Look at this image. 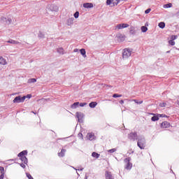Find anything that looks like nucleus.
<instances>
[{
	"mask_svg": "<svg viewBox=\"0 0 179 179\" xmlns=\"http://www.w3.org/2000/svg\"><path fill=\"white\" fill-rule=\"evenodd\" d=\"M137 141V146H138L140 149H145V148H146V139L145 138V136H138Z\"/></svg>",
	"mask_w": 179,
	"mask_h": 179,
	"instance_id": "nucleus-1",
	"label": "nucleus"
},
{
	"mask_svg": "<svg viewBox=\"0 0 179 179\" xmlns=\"http://www.w3.org/2000/svg\"><path fill=\"white\" fill-rule=\"evenodd\" d=\"M132 54V49H124L122 52V58L123 59H128Z\"/></svg>",
	"mask_w": 179,
	"mask_h": 179,
	"instance_id": "nucleus-2",
	"label": "nucleus"
},
{
	"mask_svg": "<svg viewBox=\"0 0 179 179\" xmlns=\"http://www.w3.org/2000/svg\"><path fill=\"white\" fill-rule=\"evenodd\" d=\"M125 163L124 169L126 170H131L132 169V163H131V157H127L124 159Z\"/></svg>",
	"mask_w": 179,
	"mask_h": 179,
	"instance_id": "nucleus-3",
	"label": "nucleus"
},
{
	"mask_svg": "<svg viewBox=\"0 0 179 179\" xmlns=\"http://www.w3.org/2000/svg\"><path fill=\"white\" fill-rule=\"evenodd\" d=\"M128 138L129 141H131L132 142H135V141H138V133L136 132H131L128 134Z\"/></svg>",
	"mask_w": 179,
	"mask_h": 179,
	"instance_id": "nucleus-4",
	"label": "nucleus"
},
{
	"mask_svg": "<svg viewBox=\"0 0 179 179\" xmlns=\"http://www.w3.org/2000/svg\"><path fill=\"white\" fill-rule=\"evenodd\" d=\"M0 22L1 23H3V24H5L6 26H8V24H10L12 23V19L6 18L5 17H1Z\"/></svg>",
	"mask_w": 179,
	"mask_h": 179,
	"instance_id": "nucleus-5",
	"label": "nucleus"
},
{
	"mask_svg": "<svg viewBox=\"0 0 179 179\" xmlns=\"http://www.w3.org/2000/svg\"><path fill=\"white\" fill-rule=\"evenodd\" d=\"M24 100H26V96H17L13 99V103H24Z\"/></svg>",
	"mask_w": 179,
	"mask_h": 179,
	"instance_id": "nucleus-6",
	"label": "nucleus"
},
{
	"mask_svg": "<svg viewBox=\"0 0 179 179\" xmlns=\"http://www.w3.org/2000/svg\"><path fill=\"white\" fill-rule=\"evenodd\" d=\"M76 115L78 118V122L82 124V122H83V118L85 117V115L82 112H76Z\"/></svg>",
	"mask_w": 179,
	"mask_h": 179,
	"instance_id": "nucleus-7",
	"label": "nucleus"
},
{
	"mask_svg": "<svg viewBox=\"0 0 179 179\" xmlns=\"http://www.w3.org/2000/svg\"><path fill=\"white\" fill-rule=\"evenodd\" d=\"M117 38V41H120V43H122V41H125V36L124 35H122L121 34H118L117 36H116Z\"/></svg>",
	"mask_w": 179,
	"mask_h": 179,
	"instance_id": "nucleus-8",
	"label": "nucleus"
},
{
	"mask_svg": "<svg viewBox=\"0 0 179 179\" xmlns=\"http://www.w3.org/2000/svg\"><path fill=\"white\" fill-rule=\"evenodd\" d=\"M105 178L106 179H114V176L111 174V172L106 171L105 173Z\"/></svg>",
	"mask_w": 179,
	"mask_h": 179,
	"instance_id": "nucleus-9",
	"label": "nucleus"
},
{
	"mask_svg": "<svg viewBox=\"0 0 179 179\" xmlns=\"http://www.w3.org/2000/svg\"><path fill=\"white\" fill-rule=\"evenodd\" d=\"M87 138L89 139V141H94V139H96V136H94V133H88Z\"/></svg>",
	"mask_w": 179,
	"mask_h": 179,
	"instance_id": "nucleus-10",
	"label": "nucleus"
},
{
	"mask_svg": "<svg viewBox=\"0 0 179 179\" xmlns=\"http://www.w3.org/2000/svg\"><path fill=\"white\" fill-rule=\"evenodd\" d=\"M83 8H85L86 9H90L93 8V3H83Z\"/></svg>",
	"mask_w": 179,
	"mask_h": 179,
	"instance_id": "nucleus-11",
	"label": "nucleus"
},
{
	"mask_svg": "<svg viewBox=\"0 0 179 179\" xmlns=\"http://www.w3.org/2000/svg\"><path fill=\"white\" fill-rule=\"evenodd\" d=\"M161 128H170V123L169 122H163L161 124Z\"/></svg>",
	"mask_w": 179,
	"mask_h": 179,
	"instance_id": "nucleus-12",
	"label": "nucleus"
},
{
	"mask_svg": "<svg viewBox=\"0 0 179 179\" xmlns=\"http://www.w3.org/2000/svg\"><path fill=\"white\" fill-rule=\"evenodd\" d=\"M66 152V150L62 148V149L61 150V152H58V156H59V157H64Z\"/></svg>",
	"mask_w": 179,
	"mask_h": 179,
	"instance_id": "nucleus-13",
	"label": "nucleus"
},
{
	"mask_svg": "<svg viewBox=\"0 0 179 179\" xmlns=\"http://www.w3.org/2000/svg\"><path fill=\"white\" fill-rule=\"evenodd\" d=\"M50 10L52 11V12H58V6L52 4L50 6Z\"/></svg>",
	"mask_w": 179,
	"mask_h": 179,
	"instance_id": "nucleus-14",
	"label": "nucleus"
},
{
	"mask_svg": "<svg viewBox=\"0 0 179 179\" xmlns=\"http://www.w3.org/2000/svg\"><path fill=\"white\" fill-rule=\"evenodd\" d=\"M26 155H27V150H23L17 155V157H25L24 156H26Z\"/></svg>",
	"mask_w": 179,
	"mask_h": 179,
	"instance_id": "nucleus-15",
	"label": "nucleus"
},
{
	"mask_svg": "<svg viewBox=\"0 0 179 179\" xmlns=\"http://www.w3.org/2000/svg\"><path fill=\"white\" fill-rule=\"evenodd\" d=\"M73 20H75L74 17H71L67 20V26H71L73 23Z\"/></svg>",
	"mask_w": 179,
	"mask_h": 179,
	"instance_id": "nucleus-16",
	"label": "nucleus"
},
{
	"mask_svg": "<svg viewBox=\"0 0 179 179\" xmlns=\"http://www.w3.org/2000/svg\"><path fill=\"white\" fill-rule=\"evenodd\" d=\"M151 121L153 122H155V121H159V115L157 113L156 115H154L153 117H151Z\"/></svg>",
	"mask_w": 179,
	"mask_h": 179,
	"instance_id": "nucleus-17",
	"label": "nucleus"
},
{
	"mask_svg": "<svg viewBox=\"0 0 179 179\" xmlns=\"http://www.w3.org/2000/svg\"><path fill=\"white\" fill-rule=\"evenodd\" d=\"M78 107H79V102H75L71 106V108H73V110L78 108Z\"/></svg>",
	"mask_w": 179,
	"mask_h": 179,
	"instance_id": "nucleus-18",
	"label": "nucleus"
},
{
	"mask_svg": "<svg viewBox=\"0 0 179 179\" xmlns=\"http://www.w3.org/2000/svg\"><path fill=\"white\" fill-rule=\"evenodd\" d=\"M7 43H9L10 44H20V42L16 41L13 39H10L7 41Z\"/></svg>",
	"mask_w": 179,
	"mask_h": 179,
	"instance_id": "nucleus-19",
	"label": "nucleus"
},
{
	"mask_svg": "<svg viewBox=\"0 0 179 179\" xmlns=\"http://www.w3.org/2000/svg\"><path fill=\"white\" fill-rule=\"evenodd\" d=\"M6 59H3V57H0V65H6Z\"/></svg>",
	"mask_w": 179,
	"mask_h": 179,
	"instance_id": "nucleus-20",
	"label": "nucleus"
},
{
	"mask_svg": "<svg viewBox=\"0 0 179 179\" xmlns=\"http://www.w3.org/2000/svg\"><path fill=\"white\" fill-rule=\"evenodd\" d=\"M89 106L90 107V108H94L96 107V106H97V102L92 101V102L89 103Z\"/></svg>",
	"mask_w": 179,
	"mask_h": 179,
	"instance_id": "nucleus-21",
	"label": "nucleus"
},
{
	"mask_svg": "<svg viewBox=\"0 0 179 179\" xmlns=\"http://www.w3.org/2000/svg\"><path fill=\"white\" fill-rule=\"evenodd\" d=\"M92 157H95V159H99L100 157V154H99L96 152H93L92 153Z\"/></svg>",
	"mask_w": 179,
	"mask_h": 179,
	"instance_id": "nucleus-22",
	"label": "nucleus"
},
{
	"mask_svg": "<svg viewBox=\"0 0 179 179\" xmlns=\"http://www.w3.org/2000/svg\"><path fill=\"white\" fill-rule=\"evenodd\" d=\"M159 29H164L166 27V23L164 22H161L158 24Z\"/></svg>",
	"mask_w": 179,
	"mask_h": 179,
	"instance_id": "nucleus-23",
	"label": "nucleus"
},
{
	"mask_svg": "<svg viewBox=\"0 0 179 179\" xmlns=\"http://www.w3.org/2000/svg\"><path fill=\"white\" fill-rule=\"evenodd\" d=\"M80 52L81 54V55H83V57H84V58H85L86 57V50H85L84 48H82L80 50Z\"/></svg>",
	"mask_w": 179,
	"mask_h": 179,
	"instance_id": "nucleus-24",
	"label": "nucleus"
},
{
	"mask_svg": "<svg viewBox=\"0 0 179 179\" xmlns=\"http://www.w3.org/2000/svg\"><path fill=\"white\" fill-rule=\"evenodd\" d=\"M20 159L23 162L24 164H27L28 163L27 157H22Z\"/></svg>",
	"mask_w": 179,
	"mask_h": 179,
	"instance_id": "nucleus-25",
	"label": "nucleus"
},
{
	"mask_svg": "<svg viewBox=\"0 0 179 179\" xmlns=\"http://www.w3.org/2000/svg\"><path fill=\"white\" fill-rule=\"evenodd\" d=\"M37 82V79L36 78H29L28 80V83H36Z\"/></svg>",
	"mask_w": 179,
	"mask_h": 179,
	"instance_id": "nucleus-26",
	"label": "nucleus"
},
{
	"mask_svg": "<svg viewBox=\"0 0 179 179\" xmlns=\"http://www.w3.org/2000/svg\"><path fill=\"white\" fill-rule=\"evenodd\" d=\"M172 6H173V4L171 3H169L164 5V8H171Z\"/></svg>",
	"mask_w": 179,
	"mask_h": 179,
	"instance_id": "nucleus-27",
	"label": "nucleus"
},
{
	"mask_svg": "<svg viewBox=\"0 0 179 179\" xmlns=\"http://www.w3.org/2000/svg\"><path fill=\"white\" fill-rule=\"evenodd\" d=\"M120 1L121 0H113V1H112L113 6H115V5H118V3H120Z\"/></svg>",
	"mask_w": 179,
	"mask_h": 179,
	"instance_id": "nucleus-28",
	"label": "nucleus"
},
{
	"mask_svg": "<svg viewBox=\"0 0 179 179\" xmlns=\"http://www.w3.org/2000/svg\"><path fill=\"white\" fill-rule=\"evenodd\" d=\"M0 171L1 173V176H3V177H5V173L3 171H5V168H3V166H0Z\"/></svg>",
	"mask_w": 179,
	"mask_h": 179,
	"instance_id": "nucleus-29",
	"label": "nucleus"
},
{
	"mask_svg": "<svg viewBox=\"0 0 179 179\" xmlns=\"http://www.w3.org/2000/svg\"><path fill=\"white\" fill-rule=\"evenodd\" d=\"M141 31L143 33H146V31H148V28L145 26L141 27Z\"/></svg>",
	"mask_w": 179,
	"mask_h": 179,
	"instance_id": "nucleus-30",
	"label": "nucleus"
},
{
	"mask_svg": "<svg viewBox=\"0 0 179 179\" xmlns=\"http://www.w3.org/2000/svg\"><path fill=\"white\" fill-rule=\"evenodd\" d=\"M177 38H178V36L177 35H172L171 36V40H172L173 41H174V40H177Z\"/></svg>",
	"mask_w": 179,
	"mask_h": 179,
	"instance_id": "nucleus-31",
	"label": "nucleus"
},
{
	"mask_svg": "<svg viewBox=\"0 0 179 179\" xmlns=\"http://www.w3.org/2000/svg\"><path fill=\"white\" fill-rule=\"evenodd\" d=\"M158 115V118H166L167 117V115H164V114H159L157 113Z\"/></svg>",
	"mask_w": 179,
	"mask_h": 179,
	"instance_id": "nucleus-32",
	"label": "nucleus"
},
{
	"mask_svg": "<svg viewBox=\"0 0 179 179\" xmlns=\"http://www.w3.org/2000/svg\"><path fill=\"white\" fill-rule=\"evenodd\" d=\"M121 24H122V29H127V27H129V24H128L122 23Z\"/></svg>",
	"mask_w": 179,
	"mask_h": 179,
	"instance_id": "nucleus-33",
	"label": "nucleus"
},
{
	"mask_svg": "<svg viewBox=\"0 0 179 179\" xmlns=\"http://www.w3.org/2000/svg\"><path fill=\"white\" fill-rule=\"evenodd\" d=\"M115 152H117V148H113L108 150V153H114Z\"/></svg>",
	"mask_w": 179,
	"mask_h": 179,
	"instance_id": "nucleus-34",
	"label": "nucleus"
},
{
	"mask_svg": "<svg viewBox=\"0 0 179 179\" xmlns=\"http://www.w3.org/2000/svg\"><path fill=\"white\" fill-rule=\"evenodd\" d=\"M57 52H59V54H64V48H58Z\"/></svg>",
	"mask_w": 179,
	"mask_h": 179,
	"instance_id": "nucleus-35",
	"label": "nucleus"
},
{
	"mask_svg": "<svg viewBox=\"0 0 179 179\" xmlns=\"http://www.w3.org/2000/svg\"><path fill=\"white\" fill-rule=\"evenodd\" d=\"M113 97L114 99H117V97H122V95L118 94H113Z\"/></svg>",
	"mask_w": 179,
	"mask_h": 179,
	"instance_id": "nucleus-36",
	"label": "nucleus"
},
{
	"mask_svg": "<svg viewBox=\"0 0 179 179\" xmlns=\"http://www.w3.org/2000/svg\"><path fill=\"white\" fill-rule=\"evenodd\" d=\"M75 19H78L79 17V11H76L73 15Z\"/></svg>",
	"mask_w": 179,
	"mask_h": 179,
	"instance_id": "nucleus-37",
	"label": "nucleus"
},
{
	"mask_svg": "<svg viewBox=\"0 0 179 179\" xmlns=\"http://www.w3.org/2000/svg\"><path fill=\"white\" fill-rule=\"evenodd\" d=\"M38 37H39V38H44L45 35H44V34H43V32H39Z\"/></svg>",
	"mask_w": 179,
	"mask_h": 179,
	"instance_id": "nucleus-38",
	"label": "nucleus"
},
{
	"mask_svg": "<svg viewBox=\"0 0 179 179\" xmlns=\"http://www.w3.org/2000/svg\"><path fill=\"white\" fill-rule=\"evenodd\" d=\"M169 44H170V45H176V42L174 41L170 40L169 41Z\"/></svg>",
	"mask_w": 179,
	"mask_h": 179,
	"instance_id": "nucleus-39",
	"label": "nucleus"
},
{
	"mask_svg": "<svg viewBox=\"0 0 179 179\" xmlns=\"http://www.w3.org/2000/svg\"><path fill=\"white\" fill-rule=\"evenodd\" d=\"M115 29H118V30H121L122 29V24H118L116 25Z\"/></svg>",
	"mask_w": 179,
	"mask_h": 179,
	"instance_id": "nucleus-40",
	"label": "nucleus"
},
{
	"mask_svg": "<svg viewBox=\"0 0 179 179\" xmlns=\"http://www.w3.org/2000/svg\"><path fill=\"white\" fill-rule=\"evenodd\" d=\"M87 104V103L83 102V103H80L78 106H80V107H85Z\"/></svg>",
	"mask_w": 179,
	"mask_h": 179,
	"instance_id": "nucleus-41",
	"label": "nucleus"
},
{
	"mask_svg": "<svg viewBox=\"0 0 179 179\" xmlns=\"http://www.w3.org/2000/svg\"><path fill=\"white\" fill-rule=\"evenodd\" d=\"M113 2H114V0H106V5H110Z\"/></svg>",
	"mask_w": 179,
	"mask_h": 179,
	"instance_id": "nucleus-42",
	"label": "nucleus"
},
{
	"mask_svg": "<svg viewBox=\"0 0 179 179\" xmlns=\"http://www.w3.org/2000/svg\"><path fill=\"white\" fill-rule=\"evenodd\" d=\"M26 176H27V178H29V179H34V178H33V176H31V175L30 173H26Z\"/></svg>",
	"mask_w": 179,
	"mask_h": 179,
	"instance_id": "nucleus-43",
	"label": "nucleus"
},
{
	"mask_svg": "<svg viewBox=\"0 0 179 179\" xmlns=\"http://www.w3.org/2000/svg\"><path fill=\"white\" fill-rule=\"evenodd\" d=\"M167 105V103L163 102V103H159V107H166V106Z\"/></svg>",
	"mask_w": 179,
	"mask_h": 179,
	"instance_id": "nucleus-44",
	"label": "nucleus"
},
{
	"mask_svg": "<svg viewBox=\"0 0 179 179\" xmlns=\"http://www.w3.org/2000/svg\"><path fill=\"white\" fill-rule=\"evenodd\" d=\"M150 10H152L151 8H148L147 10H145V15H148V13H150Z\"/></svg>",
	"mask_w": 179,
	"mask_h": 179,
	"instance_id": "nucleus-45",
	"label": "nucleus"
},
{
	"mask_svg": "<svg viewBox=\"0 0 179 179\" xmlns=\"http://www.w3.org/2000/svg\"><path fill=\"white\" fill-rule=\"evenodd\" d=\"M134 102H135L136 104H142V103H143V101H138V100L135 99V100H134Z\"/></svg>",
	"mask_w": 179,
	"mask_h": 179,
	"instance_id": "nucleus-46",
	"label": "nucleus"
},
{
	"mask_svg": "<svg viewBox=\"0 0 179 179\" xmlns=\"http://www.w3.org/2000/svg\"><path fill=\"white\" fill-rule=\"evenodd\" d=\"M73 169H74V170H76V171H83V168H81L80 169H76L74 167H73Z\"/></svg>",
	"mask_w": 179,
	"mask_h": 179,
	"instance_id": "nucleus-47",
	"label": "nucleus"
},
{
	"mask_svg": "<svg viewBox=\"0 0 179 179\" xmlns=\"http://www.w3.org/2000/svg\"><path fill=\"white\" fill-rule=\"evenodd\" d=\"M26 96V99H31V94H27Z\"/></svg>",
	"mask_w": 179,
	"mask_h": 179,
	"instance_id": "nucleus-48",
	"label": "nucleus"
},
{
	"mask_svg": "<svg viewBox=\"0 0 179 179\" xmlns=\"http://www.w3.org/2000/svg\"><path fill=\"white\" fill-rule=\"evenodd\" d=\"M20 166L22 169H26V165H24V164H20Z\"/></svg>",
	"mask_w": 179,
	"mask_h": 179,
	"instance_id": "nucleus-49",
	"label": "nucleus"
},
{
	"mask_svg": "<svg viewBox=\"0 0 179 179\" xmlns=\"http://www.w3.org/2000/svg\"><path fill=\"white\" fill-rule=\"evenodd\" d=\"M120 104H124V100H120Z\"/></svg>",
	"mask_w": 179,
	"mask_h": 179,
	"instance_id": "nucleus-50",
	"label": "nucleus"
},
{
	"mask_svg": "<svg viewBox=\"0 0 179 179\" xmlns=\"http://www.w3.org/2000/svg\"><path fill=\"white\" fill-rule=\"evenodd\" d=\"M3 173H2V175L0 176V179H3Z\"/></svg>",
	"mask_w": 179,
	"mask_h": 179,
	"instance_id": "nucleus-51",
	"label": "nucleus"
},
{
	"mask_svg": "<svg viewBox=\"0 0 179 179\" xmlns=\"http://www.w3.org/2000/svg\"><path fill=\"white\" fill-rule=\"evenodd\" d=\"M74 52H78V49H74Z\"/></svg>",
	"mask_w": 179,
	"mask_h": 179,
	"instance_id": "nucleus-52",
	"label": "nucleus"
},
{
	"mask_svg": "<svg viewBox=\"0 0 179 179\" xmlns=\"http://www.w3.org/2000/svg\"><path fill=\"white\" fill-rule=\"evenodd\" d=\"M156 115H157L156 113H151V115H153V116H155Z\"/></svg>",
	"mask_w": 179,
	"mask_h": 179,
	"instance_id": "nucleus-53",
	"label": "nucleus"
},
{
	"mask_svg": "<svg viewBox=\"0 0 179 179\" xmlns=\"http://www.w3.org/2000/svg\"><path fill=\"white\" fill-rule=\"evenodd\" d=\"M31 113H32L33 114H36V113H35L34 111H31Z\"/></svg>",
	"mask_w": 179,
	"mask_h": 179,
	"instance_id": "nucleus-54",
	"label": "nucleus"
},
{
	"mask_svg": "<svg viewBox=\"0 0 179 179\" xmlns=\"http://www.w3.org/2000/svg\"><path fill=\"white\" fill-rule=\"evenodd\" d=\"M85 179H87V176H85Z\"/></svg>",
	"mask_w": 179,
	"mask_h": 179,
	"instance_id": "nucleus-55",
	"label": "nucleus"
},
{
	"mask_svg": "<svg viewBox=\"0 0 179 179\" xmlns=\"http://www.w3.org/2000/svg\"><path fill=\"white\" fill-rule=\"evenodd\" d=\"M178 104L179 105V100L178 101Z\"/></svg>",
	"mask_w": 179,
	"mask_h": 179,
	"instance_id": "nucleus-56",
	"label": "nucleus"
},
{
	"mask_svg": "<svg viewBox=\"0 0 179 179\" xmlns=\"http://www.w3.org/2000/svg\"><path fill=\"white\" fill-rule=\"evenodd\" d=\"M77 175L79 176V173L77 172Z\"/></svg>",
	"mask_w": 179,
	"mask_h": 179,
	"instance_id": "nucleus-57",
	"label": "nucleus"
},
{
	"mask_svg": "<svg viewBox=\"0 0 179 179\" xmlns=\"http://www.w3.org/2000/svg\"><path fill=\"white\" fill-rule=\"evenodd\" d=\"M167 52H170V51H167Z\"/></svg>",
	"mask_w": 179,
	"mask_h": 179,
	"instance_id": "nucleus-58",
	"label": "nucleus"
},
{
	"mask_svg": "<svg viewBox=\"0 0 179 179\" xmlns=\"http://www.w3.org/2000/svg\"><path fill=\"white\" fill-rule=\"evenodd\" d=\"M64 148H66V145H65Z\"/></svg>",
	"mask_w": 179,
	"mask_h": 179,
	"instance_id": "nucleus-59",
	"label": "nucleus"
},
{
	"mask_svg": "<svg viewBox=\"0 0 179 179\" xmlns=\"http://www.w3.org/2000/svg\"><path fill=\"white\" fill-rule=\"evenodd\" d=\"M80 135H81V136H82V135H83V134H80Z\"/></svg>",
	"mask_w": 179,
	"mask_h": 179,
	"instance_id": "nucleus-60",
	"label": "nucleus"
}]
</instances>
